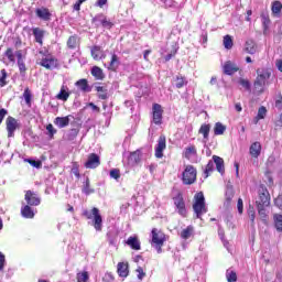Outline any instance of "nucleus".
I'll use <instances>...</instances> for the list:
<instances>
[{
	"label": "nucleus",
	"mask_w": 282,
	"mask_h": 282,
	"mask_svg": "<svg viewBox=\"0 0 282 282\" xmlns=\"http://www.w3.org/2000/svg\"><path fill=\"white\" fill-rule=\"evenodd\" d=\"M193 210L196 215V219H202V215L208 213V207H206V198L204 197V192H198L194 196Z\"/></svg>",
	"instance_id": "obj_1"
},
{
	"label": "nucleus",
	"mask_w": 282,
	"mask_h": 282,
	"mask_svg": "<svg viewBox=\"0 0 282 282\" xmlns=\"http://www.w3.org/2000/svg\"><path fill=\"white\" fill-rule=\"evenodd\" d=\"M82 215L87 219H93V226L97 232L102 231V216L98 207H94L91 212L85 209Z\"/></svg>",
	"instance_id": "obj_2"
},
{
	"label": "nucleus",
	"mask_w": 282,
	"mask_h": 282,
	"mask_svg": "<svg viewBox=\"0 0 282 282\" xmlns=\"http://www.w3.org/2000/svg\"><path fill=\"white\" fill-rule=\"evenodd\" d=\"M181 180L185 186L195 184L197 182V167L192 164L185 165Z\"/></svg>",
	"instance_id": "obj_3"
},
{
	"label": "nucleus",
	"mask_w": 282,
	"mask_h": 282,
	"mask_svg": "<svg viewBox=\"0 0 282 282\" xmlns=\"http://www.w3.org/2000/svg\"><path fill=\"white\" fill-rule=\"evenodd\" d=\"M151 235H152L151 246L155 248L158 254H162V248L166 242V235H164V232H162L158 228H153L151 231Z\"/></svg>",
	"instance_id": "obj_4"
},
{
	"label": "nucleus",
	"mask_w": 282,
	"mask_h": 282,
	"mask_svg": "<svg viewBox=\"0 0 282 282\" xmlns=\"http://www.w3.org/2000/svg\"><path fill=\"white\" fill-rule=\"evenodd\" d=\"M172 199L176 212L181 215V217H187L188 210L186 209V200H184V194L182 192H177Z\"/></svg>",
	"instance_id": "obj_5"
},
{
	"label": "nucleus",
	"mask_w": 282,
	"mask_h": 282,
	"mask_svg": "<svg viewBox=\"0 0 282 282\" xmlns=\"http://www.w3.org/2000/svg\"><path fill=\"white\" fill-rule=\"evenodd\" d=\"M258 200L256 206H270V192L265 185H260L258 189Z\"/></svg>",
	"instance_id": "obj_6"
},
{
	"label": "nucleus",
	"mask_w": 282,
	"mask_h": 282,
	"mask_svg": "<svg viewBox=\"0 0 282 282\" xmlns=\"http://www.w3.org/2000/svg\"><path fill=\"white\" fill-rule=\"evenodd\" d=\"M164 118V109L160 104L152 105V122L160 126L162 124V120Z\"/></svg>",
	"instance_id": "obj_7"
},
{
	"label": "nucleus",
	"mask_w": 282,
	"mask_h": 282,
	"mask_svg": "<svg viewBox=\"0 0 282 282\" xmlns=\"http://www.w3.org/2000/svg\"><path fill=\"white\" fill-rule=\"evenodd\" d=\"M166 150V135L161 134L158 139V144L154 149V155L158 160L164 158V151Z\"/></svg>",
	"instance_id": "obj_8"
},
{
	"label": "nucleus",
	"mask_w": 282,
	"mask_h": 282,
	"mask_svg": "<svg viewBox=\"0 0 282 282\" xmlns=\"http://www.w3.org/2000/svg\"><path fill=\"white\" fill-rule=\"evenodd\" d=\"M28 206H41V197L32 189H28L24 194Z\"/></svg>",
	"instance_id": "obj_9"
},
{
	"label": "nucleus",
	"mask_w": 282,
	"mask_h": 282,
	"mask_svg": "<svg viewBox=\"0 0 282 282\" xmlns=\"http://www.w3.org/2000/svg\"><path fill=\"white\" fill-rule=\"evenodd\" d=\"M40 65L45 69H56V67H58V59L52 54H48L46 57L41 59Z\"/></svg>",
	"instance_id": "obj_10"
},
{
	"label": "nucleus",
	"mask_w": 282,
	"mask_h": 282,
	"mask_svg": "<svg viewBox=\"0 0 282 282\" xmlns=\"http://www.w3.org/2000/svg\"><path fill=\"white\" fill-rule=\"evenodd\" d=\"M85 169H98L100 166V156L96 153L88 154L87 161L84 163Z\"/></svg>",
	"instance_id": "obj_11"
},
{
	"label": "nucleus",
	"mask_w": 282,
	"mask_h": 282,
	"mask_svg": "<svg viewBox=\"0 0 282 282\" xmlns=\"http://www.w3.org/2000/svg\"><path fill=\"white\" fill-rule=\"evenodd\" d=\"M6 124H7L8 138H14V131L19 129V122L14 119V117H8Z\"/></svg>",
	"instance_id": "obj_12"
},
{
	"label": "nucleus",
	"mask_w": 282,
	"mask_h": 282,
	"mask_svg": "<svg viewBox=\"0 0 282 282\" xmlns=\"http://www.w3.org/2000/svg\"><path fill=\"white\" fill-rule=\"evenodd\" d=\"M35 14L37 19H41V21H52V12H50L48 8H37L35 9Z\"/></svg>",
	"instance_id": "obj_13"
},
{
	"label": "nucleus",
	"mask_w": 282,
	"mask_h": 282,
	"mask_svg": "<svg viewBox=\"0 0 282 282\" xmlns=\"http://www.w3.org/2000/svg\"><path fill=\"white\" fill-rule=\"evenodd\" d=\"M90 55L94 58V61H102V58H107L105 51H102V47L98 45L91 46Z\"/></svg>",
	"instance_id": "obj_14"
},
{
	"label": "nucleus",
	"mask_w": 282,
	"mask_h": 282,
	"mask_svg": "<svg viewBox=\"0 0 282 282\" xmlns=\"http://www.w3.org/2000/svg\"><path fill=\"white\" fill-rule=\"evenodd\" d=\"M270 76H272V70L270 68H258L257 69L256 79L262 80V83H265L267 80H270Z\"/></svg>",
	"instance_id": "obj_15"
},
{
	"label": "nucleus",
	"mask_w": 282,
	"mask_h": 282,
	"mask_svg": "<svg viewBox=\"0 0 282 282\" xmlns=\"http://www.w3.org/2000/svg\"><path fill=\"white\" fill-rule=\"evenodd\" d=\"M128 160H129V163L131 164V166H138V164H140V162H142V151L135 150V151L131 152Z\"/></svg>",
	"instance_id": "obj_16"
},
{
	"label": "nucleus",
	"mask_w": 282,
	"mask_h": 282,
	"mask_svg": "<svg viewBox=\"0 0 282 282\" xmlns=\"http://www.w3.org/2000/svg\"><path fill=\"white\" fill-rule=\"evenodd\" d=\"M258 50L259 46L257 45V42H254V40H247L245 42L243 52H246V54L254 55Z\"/></svg>",
	"instance_id": "obj_17"
},
{
	"label": "nucleus",
	"mask_w": 282,
	"mask_h": 282,
	"mask_svg": "<svg viewBox=\"0 0 282 282\" xmlns=\"http://www.w3.org/2000/svg\"><path fill=\"white\" fill-rule=\"evenodd\" d=\"M261 150H262L261 142L256 141L249 148V155H251V158H254L257 160L259 155H261Z\"/></svg>",
	"instance_id": "obj_18"
},
{
	"label": "nucleus",
	"mask_w": 282,
	"mask_h": 282,
	"mask_svg": "<svg viewBox=\"0 0 282 282\" xmlns=\"http://www.w3.org/2000/svg\"><path fill=\"white\" fill-rule=\"evenodd\" d=\"M224 74H226V76H232V74H237V72H239V67H237V65H235V63L228 61L224 64Z\"/></svg>",
	"instance_id": "obj_19"
},
{
	"label": "nucleus",
	"mask_w": 282,
	"mask_h": 282,
	"mask_svg": "<svg viewBox=\"0 0 282 282\" xmlns=\"http://www.w3.org/2000/svg\"><path fill=\"white\" fill-rule=\"evenodd\" d=\"M119 67H120V57L118 56V54L113 53L111 55L110 63L108 65V70L118 72Z\"/></svg>",
	"instance_id": "obj_20"
},
{
	"label": "nucleus",
	"mask_w": 282,
	"mask_h": 282,
	"mask_svg": "<svg viewBox=\"0 0 282 282\" xmlns=\"http://www.w3.org/2000/svg\"><path fill=\"white\" fill-rule=\"evenodd\" d=\"M117 273L122 279H127V276H129V263H127V262H119L117 264Z\"/></svg>",
	"instance_id": "obj_21"
},
{
	"label": "nucleus",
	"mask_w": 282,
	"mask_h": 282,
	"mask_svg": "<svg viewBox=\"0 0 282 282\" xmlns=\"http://www.w3.org/2000/svg\"><path fill=\"white\" fill-rule=\"evenodd\" d=\"M127 246L131 248V250H141L142 246L140 243V239H138V236H130L127 241Z\"/></svg>",
	"instance_id": "obj_22"
},
{
	"label": "nucleus",
	"mask_w": 282,
	"mask_h": 282,
	"mask_svg": "<svg viewBox=\"0 0 282 282\" xmlns=\"http://www.w3.org/2000/svg\"><path fill=\"white\" fill-rule=\"evenodd\" d=\"M263 91H265V82L256 78V80L253 82V94L256 96H261Z\"/></svg>",
	"instance_id": "obj_23"
},
{
	"label": "nucleus",
	"mask_w": 282,
	"mask_h": 282,
	"mask_svg": "<svg viewBox=\"0 0 282 282\" xmlns=\"http://www.w3.org/2000/svg\"><path fill=\"white\" fill-rule=\"evenodd\" d=\"M72 93H69V88L65 85L61 87L59 93L56 95L57 100H63V102H67L69 100V96Z\"/></svg>",
	"instance_id": "obj_24"
},
{
	"label": "nucleus",
	"mask_w": 282,
	"mask_h": 282,
	"mask_svg": "<svg viewBox=\"0 0 282 282\" xmlns=\"http://www.w3.org/2000/svg\"><path fill=\"white\" fill-rule=\"evenodd\" d=\"M79 91H83L84 94H89L91 91V87H89V82L85 78H82L75 83Z\"/></svg>",
	"instance_id": "obj_25"
},
{
	"label": "nucleus",
	"mask_w": 282,
	"mask_h": 282,
	"mask_svg": "<svg viewBox=\"0 0 282 282\" xmlns=\"http://www.w3.org/2000/svg\"><path fill=\"white\" fill-rule=\"evenodd\" d=\"M21 215L24 217V219H34V209L32 208V205H24L21 207Z\"/></svg>",
	"instance_id": "obj_26"
},
{
	"label": "nucleus",
	"mask_w": 282,
	"mask_h": 282,
	"mask_svg": "<svg viewBox=\"0 0 282 282\" xmlns=\"http://www.w3.org/2000/svg\"><path fill=\"white\" fill-rule=\"evenodd\" d=\"M33 36L35 39V43L43 45V39H45V30L41 28H33Z\"/></svg>",
	"instance_id": "obj_27"
},
{
	"label": "nucleus",
	"mask_w": 282,
	"mask_h": 282,
	"mask_svg": "<svg viewBox=\"0 0 282 282\" xmlns=\"http://www.w3.org/2000/svg\"><path fill=\"white\" fill-rule=\"evenodd\" d=\"M195 235V227L193 225H188L185 229L181 231V239H184L186 241L187 239H191V237H194Z\"/></svg>",
	"instance_id": "obj_28"
},
{
	"label": "nucleus",
	"mask_w": 282,
	"mask_h": 282,
	"mask_svg": "<svg viewBox=\"0 0 282 282\" xmlns=\"http://www.w3.org/2000/svg\"><path fill=\"white\" fill-rule=\"evenodd\" d=\"M213 160H214V163L216 164V171H218V173H220V175H224V173H226V166L224 165V159L218 155H214Z\"/></svg>",
	"instance_id": "obj_29"
},
{
	"label": "nucleus",
	"mask_w": 282,
	"mask_h": 282,
	"mask_svg": "<svg viewBox=\"0 0 282 282\" xmlns=\"http://www.w3.org/2000/svg\"><path fill=\"white\" fill-rule=\"evenodd\" d=\"M54 124L58 127V129H65V127H69V117H56Z\"/></svg>",
	"instance_id": "obj_30"
},
{
	"label": "nucleus",
	"mask_w": 282,
	"mask_h": 282,
	"mask_svg": "<svg viewBox=\"0 0 282 282\" xmlns=\"http://www.w3.org/2000/svg\"><path fill=\"white\" fill-rule=\"evenodd\" d=\"M80 43V39L78 37V35H70L66 42V45L68 47V50H76L77 45H79Z\"/></svg>",
	"instance_id": "obj_31"
},
{
	"label": "nucleus",
	"mask_w": 282,
	"mask_h": 282,
	"mask_svg": "<svg viewBox=\"0 0 282 282\" xmlns=\"http://www.w3.org/2000/svg\"><path fill=\"white\" fill-rule=\"evenodd\" d=\"M193 155H197V148L194 144H191L187 148H185L183 156L185 158V160H191Z\"/></svg>",
	"instance_id": "obj_32"
},
{
	"label": "nucleus",
	"mask_w": 282,
	"mask_h": 282,
	"mask_svg": "<svg viewBox=\"0 0 282 282\" xmlns=\"http://www.w3.org/2000/svg\"><path fill=\"white\" fill-rule=\"evenodd\" d=\"M265 116H268V109L265 108V106H261L258 109V115L253 119L254 124H258L259 120H263Z\"/></svg>",
	"instance_id": "obj_33"
},
{
	"label": "nucleus",
	"mask_w": 282,
	"mask_h": 282,
	"mask_svg": "<svg viewBox=\"0 0 282 282\" xmlns=\"http://www.w3.org/2000/svg\"><path fill=\"white\" fill-rule=\"evenodd\" d=\"M91 76H94L97 80L105 79V73H102V68L98 66H94L90 72Z\"/></svg>",
	"instance_id": "obj_34"
},
{
	"label": "nucleus",
	"mask_w": 282,
	"mask_h": 282,
	"mask_svg": "<svg viewBox=\"0 0 282 282\" xmlns=\"http://www.w3.org/2000/svg\"><path fill=\"white\" fill-rule=\"evenodd\" d=\"M198 133L203 135L204 140H208V135H210V123H203L198 130Z\"/></svg>",
	"instance_id": "obj_35"
},
{
	"label": "nucleus",
	"mask_w": 282,
	"mask_h": 282,
	"mask_svg": "<svg viewBox=\"0 0 282 282\" xmlns=\"http://www.w3.org/2000/svg\"><path fill=\"white\" fill-rule=\"evenodd\" d=\"M282 3L281 1H273L271 4V12L274 17H281Z\"/></svg>",
	"instance_id": "obj_36"
},
{
	"label": "nucleus",
	"mask_w": 282,
	"mask_h": 282,
	"mask_svg": "<svg viewBox=\"0 0 282 282\" xmlns=\"http://www.w3.org/2000/svg\"><path fill=\"white\" fill-rule=\"evenodd\" d=\"M176 89H182V87H185V85H188V80H186V77L182 75H177L174 79Z\"/></svg>",
	"instance_id": "obj_37"
},
{
	"label": "nucleus",
	"mask_w": 282,
	"mask_h": 282,
	"mask_svg": "<svg viewBox=\"0 0 282 282\" xmlns=\"http://www.w3.org/2000/svg\"><path fill=\"white\" fill-rule=\"evenodd\" d=\"M223 45L225 47V50H230L231 47L235 46V41L232 40L231 35H225L223 37Z\"/></svg>",
	"instance_id": "obj_38"
},
{
	"label": "nucleus",
	"mask_w": 282,
	"mask_h": 282,
	"mask_svg": "<svg viewBox=\"0 0 282 282\" xmlns=\"http://www.w3.org/2000/svg\"><path fill=\"white\" fill-rule=\"evenodd\" d=\"M226 133V126L221 122H216L214 126V134L215 135H224Z\"/></svg>",
	"instance_id": "obj_39"
},
{
	"label": "nucleus",
	"mask_w": 282,
	"mask_h": 282,
	"mask_svg": "<svg viewBox=\"0 0 282 282\" xmlns=\"http://www.w3.org/2000/svg\"><path fill=\"white\" fill-rule=\"evenodd\" d=\"M273 223L278 232H282V215L281 214L273 215Z\"/></svg>",
	"instance_id": "obj_40"
},
{
	"label": "nucleus",
	"mask_w": 282,
	"mask_h": 282,
	"mask_svg": "<svg viewBox=\"0 0 282 282\" xmlns=\"http://www.w3.org/2000/svg\"><path fill=\"white\" fill-rule=\"evenodd\" d=\"M96 91L98 93V98L100 100H107L109 95L107 94V89L102 86H96Z\"/></svg>",
	"instance_id": "obj_41"
},
{
	"label": "nucleus",
	"mask_w": 282,
	"mask_h": 282,
	"mask_svg": "<svg viewBox=\"0 0 282 282\" xmlns=\"http://www.w3.org/2000/svg\"><path fill=\"white\" fill-rule=\"evenodd\" d=\"M268 206H257L258 208V215L260 217V219L264 223L268 224V214H265V208Z\"/></svg>",
	"instance_id": "obj_42"
},
{
	"label": "nucleus",
	"mask_w": 282,
	"mask_h": 282,
	"mask_svg": "<svg viewBox=\"0 0 282 282\" xmlns=\"http://www.w3.org/2000/svg\"><path fill=\"white\" fill-rule=\"evenodd\" d=\"M82 191L85 195H91V193H94V188H91V183L89 182V177H86V181L84 182V186Z\"/></svg>",
	"instance_id": "obj_43"
},
{
	"label": "nucleus",
	"mask_w": 282,
	"mask_h": 282,
	"mask_svg": "<svg viewBox=\"0 0 282 282\" xmlns=\"http://www.w3.org/2000/svg\"><path fill=\"white\" fill-rule=\"evenodd\" d=\"M4 56L8 58L9 63H17L14 57V50L12 47H8L4 52Z\"/></svg>",
	"instance_id": "obj_44"
},
{
	"label": "nucleus",
	"mask_w": 282,
	"mask_h": 282,
	"mask_svg": "<svg viewBox=\"0 0 282 282\" xmlns=\"http://www.w3.org/2000/svg\"><path fill=\"white\" fill-rule=\"evenodd\" d=\"M213 171H215V163L213 161H209L204 171L205 177H209Z\"/></svg>",
	"instance_id": "obj_45"
},
{
	"label": "nucleus",
	"mask_w": 282,
	"mask_h": 282,
	"mask_svg": "<svg viewBox=\"0 0 282 282\" xmlns=\"http://www.w3.org/2000/svg\"><path fill=\"white\" fill-rule=\"evenodd\" d=\"M177 50H180V46H177V43H175L172 46L171 53L165 56V63H169V61H171V58L175 57V54H177Z\"/></svg>",
	"instance_id": "obj_46"
},
{
	"label": "nucleus",
	"mask_w": 282,
	"mask_h": 282,
	"mask_svg": "<svg viewBox=\"0 0 282 282\" xmlns=\"http://www.w3.org/2000/svg\"><path fill=\"white\" fill-rule=\"evenodd\" d=\"M89 281V272L83 271L77 273V282H88Z\"/></svg>",
	"instance_id": "obj_47"
},
{
	"label": "nucleus",
	"mask_w": 282,
	"mask_h": 282,
	"mask_svg": "<svg viewBox=\"0 0 282 282\" xmlns=\"http://www.w3.org/2000/svg\"><path fill=\"white\" fill-rule=\"evenodd\" d=\"M0 86L1 87H6V85H8L7 78H8V72L6 70V68L0 70Z\"/></svg>",
	"instance_id": "obj_48"
},
{
	"label": "nucleus",
	"mask_w": 282,
	"mask_h": 282,
	"mask_svg": "<svg viewBox=\"0 0 282 282\" xmlns=\"http://www.w3.org/2000/svg\"><path fill=\"white\" fill-rule=\"evenodd\" d=\"M226 279L228 282H237V272L232 270H227Z\"/></svg>",
	"instance_id": "obj_49"
},
{
	"label": "nucleus",
	"mask_w": 282,
	"mask_h": 282,
	"mask_svg": "<svg viewBox=\"0 0 282 282\" xmlns=\"http://www.w3.org/2000/svg\"><path fill=\"white\" fill-rule=\"evenodd\" d=\"M261 19H262L263 30H268V28H270V15H268V13H262Z\"/></svg>",
	"instance_id": "obj_50"
},
{
	"label": "nucleus",
	"mask_w": 282,
	"mask_h": 282,
	"mask_svg": "<svg viewBox=\"0 0 282 282\" xmlns=\"http://www.w3.org/2000/svg\"><path fill=\"white\" fill-rule=\"evenodd\" d=\"M80 132V130L73 128L69 130V133L67 135V140L72 141V140H76V138H78V133Z\"/></svg>",
	"instance_id": "obj_51"
},
{
	"label": "nucleus",
	"mask_w": 282,
	"mask_h": 282,
	"mask_svg": "<svg viewBox=\"0 0 282 282\" xmlns=\"http://www.w3.org/2000/svg\"><path fill=\"white\" fill-rule=\"evenodd\" d=\"M70 171H72V173H74V175L77 177V180H80V170H79L78 162H73V167Z\"/></svg>",
	"instance_id": "obj_52"
},
{
	"label": "nucleus",
	"mask_w": 282,
	"mask_h": 282,
	"mask_svg": "<svg viewBox=\"0 0 282 282\" xmlns=\"http://www.w3.org/2000/svg\"><path fill=\"white\" fill-rule=\"evenodd\" d=\"M102 28H106L107 30H111L113 28V22L109 21L107 18H104L101 20Z\"/></svg>",
	"instance_id": "obj_53"
},
{
	"label": "nucleus",
	"mask_w": 282,
	"mask_h": 282,
	"mask_svg": "<svg viewBox=\"0 0 282 282\" xmlns=\"http://www.w3.org/2000/svg\"><path fill=\"white\" fill-rule=\"evenodd\" d=\"M135 272H137V276H138L139 281H142V279H144V276H147V272H144V269L142 267H138Z\"/></svg>",
	"instance_id": "obj_54"
},
{
	"label": "nucleus",
	"mask_w": 282,
	"mask_h": 282,
	"mask_svg": "<svg viewBox=\"0 0 282 282\" xmlns=\"http://www.w3.org/2000/svg\"><path fill=\"white\" fill-rule=\"evenodd\" d=\"M28 162L29 164H31V166H34V169H41V166H43V162L39 160L36 161V160L29 159Z\"/></svg>",
	"instance_id": "obj_55"
},
{
	"label": "nucleus",
	"mask_w": 282,
	"mask_h": 282,
	"mask_svg": "<svg viewBox=\"0 0 282 282\" xmlns=\"http://www.w3.org/2000/svg\"><path fill=\"white\" fill-rule=\"evenodd\" d=\"M248 215H249V219H250L252 226H254V219H256L254 207L249 208Z\"/></svg>",
	"instance_id": "obj_56"
},
{
	"label": "nucleus",
	"mask_w": 282,
	"mask_h": 282,
	"mask_svg": "<svg viewBox=\"0 0 282 282\" xmlns=\"http://www.w3.org/2000/svg\"><path fill=\"white\" fill-rule=\"evenodd\" d=\"M18 67H19L20 74H25V72H28V67L25 66L24 61L18 62Z\"/></svg>",
	"instance_id": "obj_57"
},
{
	"label": "nucleus",
	"mask_w": 282,
	"mask_h": 282,
	"mask_svg": "<svg viewBox=\"0 0 282 282\" xmlns=\"http://www.w3.org/2000/svg\"><path fill=\"white\" fill-rule=\"evenodd\" d=\"M239 85L245 87V89H247V91H250V82L248 79L240 78Z\"/></svg>",
	"instance_id": "obj_58"
},
{
	"label": "nucleus",
	"mask_w": 282,
	"mask_h": 282,
	"mask_svg": "<svg viewBox=\"0 0 282 282\" xmlns=\"http://www.w3.org/2000/svg\"><path fill=\"white\" fill-rule=\"evenodd\" d=\"M46 131H48L50 138H54V134L57 132L52 123L46 126Z\"/></svg>",
	"instance_id": "obj_59"
},
{
	"label": "nucleus",
	"mask_w": 282,
	"mask_h": 282,
	"mask_svg": "<svg viewBox=\"0 0 282 282\" xmlns=\"http://www.w3.org/2000/svg\"><path fill=\"white\" fill-rule=\"evenodd\" d=\"M24 100H25L26 105H30V102H32V95L30 94L29 88H26L24 90Z\"/></svg>",
	"instance_id": "obj_60"
},
{
	"label": "nucleus",
	"mask_w": 282,
	"mask_h": 282,
	"mask_svg": "<svg viewBox=\"0 0 282 282\" xmlns=\"http://www.w3.org/2000/svg\"><path fill=\"white\" fill-rule=\"evenodd\" d=\"M85 1H87V0H77L75 2V4L73 6V10H75V12H80V6H83V3H85Z\"/></svg>",
	"instance_id": "obj_61"
},
{
	"label": "nucleus",
	"mask_w": 282,
	"mask_h": 282,
	"mask_svg": "<svg viewBox=\"0 0 282 282\" xmlns=\"http://www.w3.org/2000/svg\"><path fill=\"white\" fill-rule=\"evenodd\" d=\"M110 177H112V180H118L120 177V171L118 169H112L110 171Z\"/></svg>",
	"instance_id": "obj_62"
},
{
	"label": "nucleus",
	"mask_w": 282,
	"mask_h": 282,
	"mask_svg": "<svg viewBox=\"0 0 282 282\" xmlns=\"http://www.w3.org/2000/svg\"><path fill=\"white\" fill-rule=\"evenodd\" d=\"M237 208H238L239 215H243V199L238 198Z\"/></svg>",
	"instance_id": "obj_63"
},
{
	"label": "nucleus",
	"mask_w": 282,
	"mask_h": 282,
	"mask_svg": "<svg viewBox=\"0 0 282 282\" xmlns=\"http://www.w3.org/2000/svg\"><path fill=\"white\" fill-rule=\"evenodd\" d=\"M274 204L278 208H280V210H282V196L279 195L275 200H274Z\"/></svg>",
	"instance_id": "obj_64"
}]
</instances>
